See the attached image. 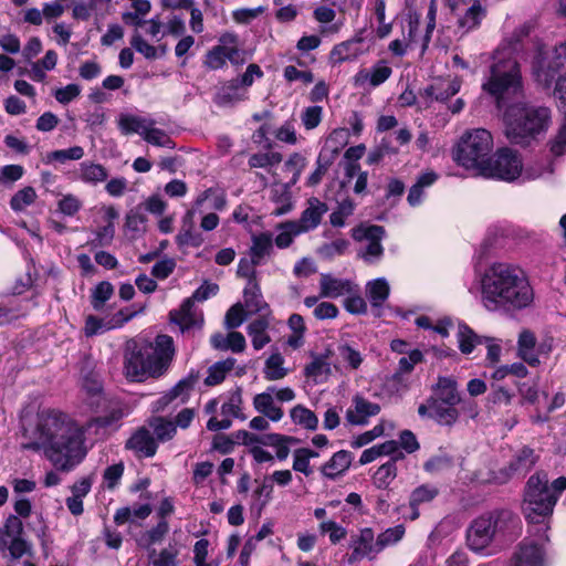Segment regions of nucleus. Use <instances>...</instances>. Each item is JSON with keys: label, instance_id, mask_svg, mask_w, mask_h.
Here are the masks:
<instances>
[{"label": "nucleus", "instance_id": "nucleus-16", "mask_svg": "<svg viewBox=\"0 0 566 566\" xmlns=\"http://www.w3.org/2000/svg\"><path fill=\"white\" fill-rule=\"evenodd\" d=\"M392 74L391 67L386 61L376 62L370 69H361L354 76L356 87H365L367 84L377 87L385 83Z\"/></svg>", "mask_w": 566, "mask_h": 566}, {"label": "nucleus", "instance_id": "nucleus-30", "mask_svg": "<svg viewBox=\"0 0 566 566\" xmlns=\"http://www.w3.org/2000/svg\"><path fill=\"white\" fill-rule=\"evenodd\" d=\"M251 241L249 255L254 264H261L273 251V235L270 232H261L253 234Z\"/></svg>", "mask_w": 566, "mask_h": 566}, {"label": "nucleus", "instance_id": "nucleus-56", "mask_svg": "<svg viewBox=\"0 0 566 566\" xmlns=\"http://www.w3.org/2000/svg\"><path fill=\"white\" fill-rule=\"evenodd\" d=\"M143 138L148 144L157 147L174 148L175 144L165 130L156 128L155 125H149Z\"/></svg>", "mask_w": 566, "mask_h": 566}, {"label": "nucleus", "instance_id": "nucleus-20", "mask_svg": "<svg viewBox=\"0 0 566 566\" xmlns=\"http://www.w3.org/2000/svg\"><path fill=\"white\" fill-rule=\"evenodd\" d=\"M544 352V345L536 349V337L533 332L524 329L520 333L517 339V355L530 366L539 365L538 353Z\"/></svg>", "mask_w": 566, "mask_h": 566}, {"label": "nucleus", "instance_id": "nucleus-10", "mask_svg": "<svg viewBox=\"0 0 566 566\" xmlns=\"http://www.w3.org/2000/svg\"><path fill=\"white\" fill-rule=\"evenodd\" d=\"M523 163L518 154L510 148L499 149L493 159L482 166L480 176L504 181H514L522 175Z\"/></svg>", "mask_w": 566, "mask_h": 566}, {"label": "nucleus", "instance_id": "nucleus-26", "mask_svg": "<svg viewBox=\"0 0 566 566\" xmlns=\"http://www.w3.org/2000/svg\"><path fill=\"white\" fill-rule=\"evenodd\" d=\"M319 290L322 297L336 298L353 291V283L349 280H343L332 276L331 274H322L319 280Z\"/></svg>", "mask_w": 566, "mask_h": 566}, {"label": "nucleus", "instance_id": "nucleus-60", "mask_svg": "<svg viewBox=\"0 0 566 566\" xmlns=\"http://www.w3.org/2000/svg\"><path fill=\"white\" fill-rule=\"evenodd\" d=\"M552 172V164L548 160H544L526 167L523 166V171L520 178L523 180H534Z\"/></svg>", "mask_w": 566, "mask_h": 566}, {"label": "nucleus", "instance_id": "nucleus-5", "mask_svg": "<svg viewBox=\"0 0 566 566\" xmlns=\"http://www.w3.org/2000/svg\"><path fill=\"white\" fill-rule=\"evenodd\" d=\"M483 90L491 94L500 108L506 107L509 102L522 92V80L518 63L512 57L511 51H497L491 74L483 84Z\"/></svg>", "mask_w": 566, "mask_h": 566}, {"label": "nucleus", "instance_id": "nucleus-6", "mask_svg": "<svg viewBox=\"0 0 566 566\" xmlns=\"http://www.w3.org/2000/svg\"><path fill=\"white\" fill-rule=\"evenodd\" d=\"M566 490V478H557L552 489L548 486L546 474L536 473L527 481L523 511L532 523H539L553 513L559 494Z\"/></svg>", "mask_w": 566, "mask_h": 566}, {"label": "nucleus", "instance_id": "nucleus-24", "mask_svg": "<svg viewBox=\"0 0 566 566\" xmlns=\"http://www.w3.org/2000/svg\"><path fill=\"white\" fill-rule=\"evenodd\" d=\"M352 461V453L346 450H340L335 452L319 470L324 478L335 480L349 469Z\"/></svg>", "mask_w": 566, "mask_h": 566}, {"label": "nucleus", "instance_id": "nucleus-19", "mask_svg": "<svg viewBox=\"0 0 566 566\" xmlns=\"http://www.w3.org/2000/svg\"><path fill=\"white\" fill-rule=\"evenodd\" d=\"M353 552L348 558L349 563H356L363 558L373 559L379 554L377 539L371 528L360 530L359 535L353 541Z\"/></svg>", "mask_w": 566, "mask_h": 566}, {"label": "nucleus", "instance_id": "nucleus-57", "mask_svg": "<svg viewBox=\"0 0 566 566\" xmlns=\"http://www.w3.org/2000/svg\"><path fill=\"white\" fill-rule=\"evenodd\" d=\"M405 535V527L402 525H396L389 527L377 537V548L379 553L388 546L395 545L402 539Z\"/></svg>", "mask_w": 566, "mask_h": 566}, {"label": "nucleus", "instance_id": "nucleus-14", "mask_svg": "<svg viewBox=\"0 0 566 566\" xmlns=\"http://www.w3.org/2000/svg\"><path fill=\"white\" fill-rule=\"evenodd\" d=\"M242 395L241 390L237 389L230 392L228 400L221 406V420L216 417H211L207 422V429L210 431H220L229 429L232 424L231 418H242L241 416Z\"/></svg>", "mask_w": 566, "mask_h": 566}, {"label": "nucleus", "instance_id": "nucleus-41", "mask_svg": "<svg viewBox=\"0 0 566 566\" xmlns=\"http://www.w3.org/2000/svg\"><path fill=\"white\" fill-rule=\"evenodd\" d=\"M390 286L386 279L379 277L366 284V295L373 307H380L388 298Z\"/></svg>", "mask_w": 566, "mask_h": 566}, {"label": "nucleus", "instance_id": "nucleus-21", "mask_svg": "<svg viewBox=\"0 0 566 566\" xmlns=\"http://www.w3.org/2000/svg\"><path fill=\"white\" fill-rule=\"evenodd\" d=\"M327 210L328 208L324 202L319 201L317 198H311L300 220L295 221L296 226L303 233L313 230L321 223L322 217Z\"/></svg>", "mask_w": 566, "mask_h": 566}, {"label": "nucleus", "instance_id": "nucleus-40", "mask_svg": "<svg viewBox=\"0 0 566 566\" xmlns=\"http://www.w3.org/2000/svg\"><path fill=\"white\" fill-rule=\"evenodd\" d=\"M438 179V175L433 171L422 172L415 185L410 188L407 200L411 207H417L422 202L424 189L432 186Z\"/></svg>", "mask_w": 566, "mask_h": 566}, {"label": "nucleus", "instance_id": "nucleus-12", "mask_svg": "<svg viewBox=\"0 0 566 566\" xmlns=\"http://www.w3.org/2000/svg\"><path fill=\"white\" fill-rule=\"evenodd\" d=\"M212 195V188L202 191L195 200L193 208L188 210L182 218V226L179 233L176 237V242L179 247H199L203 242L201 234L195 233L193 229V216L197 210L207 201Z\"/></svg>", "mask_w": 566, "mask_h": 566}, {"label": "nucleus", "instance_id": "nucleus-8", "mask_svg": "<svg viewBox=\"0 0 566 566\" xmlns=\"http://www.w3.org/2000/svg\"><path fill=\"white\" fill-rule=\"evenodd\" d=\"M493 137L484 128H473L463 133L454 150L453 159L469 170L480 174L482 166L490 160L489 156L493 150Z\"/></svg>", "mask_w": 566, "mask_h": 566}, {"label": "nucleus", "instance_id": "nucleus-50", "mask_svg": "<svg viewBox=\"0 0 566 566\" xmlns=\"http://www.w3.org/2000/svg\"><path fill=\"white\" fill-rule=\"evenodd\" d=\"M291 418L295 424L307 430H315L318 426V418L308 408L297 405L291 410Z\"/></svg>", "mask_w": 566, "mask_h": 566}, {"label": "nucleus", "instance_id": "nucleus-55", "mask_svg": "<svg viewBox=\"0 0 566 566\" xmlns=\"http://www.w3.org/2000/svg\"><path fill=\"white\" fill-rule=\"evenodd\" d=\"M113 294L114 287L109 282H99L92 292L91 304L93 308L101 311Z\"/></svg>", "mask_w": 566, "mask_h": 566}, {"label": "nucleus", "instance_id": "nucleus-2", "mask_svg": "<svg viewBox=\"0 0 566 566\" xmlns=\"http://www.w3.org/2000/svg\"><path fill=\"white\" fill-rule=\"evenodd\" d=\"M481 296L489 311L522 310L533 302L534 293L521 269L507 263H496L482 277Z\"/></svg>", "mask_w": 566, "mask_h": 566}, {"label": "nucleus", "instance_id": "nucleus-49", "mask_svg": "<svg viewBox=\"0 0 566 566\" xmlns=\"http://www.w3.org/2000/svg\"><path fill=\"white\" fill-rule=\"evenodd\" d=\"M283 159L282 154L277 151H260L251 155L248 160L250 168H264L269 171L277 166Z\"/></svg>", "mask_w": 566, "mask_h": 566}, {"label": "nucleus", "instance_id": "nucleus-4", "mask_svg": "<svg viewBox=\"0 0 566 566\" xmlns=\"http://www.w3.org/2000/svg\"><path fill=\"white\" fill-rule=\"evenodd\" d=\"M505 135L513 144L527 145L546 132L551 123L547 107L511 105L504 116Z\"/></svg>", "mask_w": 566, "mask_h": 566}, {"label": "nucleus", "instance_id": "nucleus-46", "mask_svg": "<svg viewBox=\"0 0 566 566\" xmlns=\"http://www.w3.org/2000/svg\"><path fill=\"white\" fill-rule=\"evenodd\" d=\"M107 177V169L99 164L83 161L80 165V179L86 184L96 185L105 181Z\"/></svg>", "mask_w": 566, "mask_h": 566}, {"label": "nucleus", "instance_id": "nucleus-44", "mask_svg": "<svg viewBox=\"0 0 566 566\" xmlns=\"http://www.w3.org/2000/svg\"><path fill=\"white\" fill-rule=\"evenodd\" d=\"M237 360L234 358H227L214 363L208 368V376L205 378V385L208 387L221 384L227 375L234 368Z\"/></svg>", "mask_w": 566, "mask_h": 566}, {"label": "nucleus", "instance_id": "nucleus-64", "mask_svg": "<svg viewBox=\"0 0 566 566\" xmlns=\"http://www.w3.org/2000/svg\"><path fill=\"white\" fill-rule=\"evenodd\" d=\"M329 373V363L324 357H315L305 368L306 376L312 377L315 380L326 377Z\"/></svg>", "mask_w": 566, "mask_h": 566}, {"label": "nucleus", "instance_id": "nucleus-35", "mask_svg": "<svg viewBox=\"0 0 566 566\" xmlns=\"http://www.w3.org/2000/svg\"><path fill=\"white\" fill-rule=\"evenodd\" d=\"M433 390L434 395L431 397L447 405L457 406L460 402L457 381L450 377H439Z\"/></svg>", "mask_w": 566, "mask_h": 566}, {"label": "nucleus", "instance_id": "nucleus-32", "mask_svg": "<svg viewBox=\"0 0 566 566\" xmlns=\"http://www.w3.org/2000/svg\"><path fill=\"white\" fill-rule=\"evenodd\" d=\"M145 426L149 428L157 444L158 442L170 441L177 433L174 421L160 416L149 418Z\"/></svg>", "mask_w": 566, "mask_h": 566}, {"label": "nucleus", "instance_id": "nucleus-29", "mask_svg": "<svg viewBox=\"0 0 566 566\" xmlns=\"http://www.w3.org/2000/svg\"><path fill=\"white\" fill-rule=\"evenodd\" d=\"M244 305L249 313L271 315L268 303L263 300L261 290L255 280H250L243 291Z\"/></svg>", "mask_w": 566, "mask_h": 566}, {"label": "nucleus", "instance_id": "nucleus-11", "mask_svg": "<svg viewBox=\"0 0 566 566\" xmlns=\"http://www.w3.org/2000/svg\"><path fill=\"white\" fill-rule=\"evenodd\" d=\"M384 235L385 229L380 226H360L354 229L353 238L360 242L358 256L368 264L378 262L384 254L381 245Z\"/></svg>", "mask_w": 566, "mask_h": 566}, {"label": "nucleus", "instance_id": "nucleus-31", "mask_svg": "<svg viewBox=\"0 0 566 566\" xmlns=\"http://www.w3.org/2000/svg\"><path fill=\"white\" fill-rule=\"evenodd\" d=\"M102 211L105 224L95 231L96 238L93 243L98 247H107L112 243L115 234L114 220L118 217V212L114 207H105Z\"/></svg>", "mask_w": 566, "mask_h": 566}, {"label": "nucleus", "instance_id": "nucleus-52", "mask_svg": "<svg viewBox=\"0 0 566 566\" xmlns=\"http://www.w3.org/2000/svg\"><path fill=\"white\" fill-rule=\"evenodd\" d=\"M36 192L35 189L31 186H27L19 191H17L11 200H10V207L15 212H22L28 207H30L32 203H34L36 199Z\"/></svg>", "mask_w": 566, "mask_h": 566}, {"label": "nucleus", "instance_id": "nucleus-13", "mask_svg": "<svg viewBox=\"0 0 566 566\" xmlns=\"http://www.w3.org/2000/svg\"><path fill=\"white\" fill-rule=\"evenodd\" d=\"M418 415L428 417L443 426H452L459 418L455 406L447 405L444 401L429 397L418 407Z\"/></svg>", "mask_w": 566, "mask_h": 566}, {"label": "nucleus", "instance_id": "nucleus-48", "mask_svg": "<svg viewBox=\"0 0 566 566\" xmlns=\"http://www.w3.org/2000/svg\"><path fill=\"white\" fill-rule=\"evenodd\" d=\"M396 458H391L387 463L380 465L373 476L376 488L385 490L397 476Z\"/></svg>", "mask_w": 566, "mask_h": 566}, {"label": "nucleus", "instance_id": "nucleus-42", "mask_svg": "<svg viewBox=\"0 0 566 566\" xmlns=\"http://www.w3.org/2000/svg\"><path fill=\"white\" fill-rule=\"evenodd\" d=\"M457 338L462 354L469 355L473 349L483 344L485 337L479 336L472 328L464 323L458 324Z\"/></svg>", "mask_w": 566, "mask_h": 566}, {"label": "nucleus", "instance_id": "nucleus-51", "mask_svg": "<svg viewBox=\"0 0 566 566\" xmlns=\"http://www.w3.org/2000/svg\"><path fill=\"white\" fill-rule=\"evenodd\" d=\"M284 358L280 353H273L265 361L264 377L268 380H279L286 376L287 369L284 368Z\"/></svg>", "mask_w": 566, "mask_h": 566}, {"label": "nucleus", "instance_id": "nucleus-23", "mask_svg": "<svg viewBox=\"0 0 566 566\" xmlns=\"http://www.w3.org/2000/svg\"><path fill=\"white\" fill-rule=\"evenodd\" d=\"M419 24L420 20L418 15L410 14L408 17L407 33L405 31V28H402V36L392 40L388 45V50L391 52L392 55L403 56L407 53L410 43L416 41Z\"/></svg>", "mask_w": 566, "mask_h": 566}, {"label": "nucleus", "instance_id": "nucleus-33", "mask_svg": "<svg viewBox=\"0 0 566 566\" xmlns=\"http://www.w3.org/2000/svg\"><path fill=\"white\" fill-rule=\"evenodd\" d=\"M243 99H245V91L240 87L238 80L224 83L213 98L219 106H231Z\"/></svg>", "mask_w": 566, "mask_h": 566}, {"label": "nucleus", "instance_id": "nucleus-9", "mask_svg": "<svg viewBox=\"0 0 566 566\" xmlns=\"http://www.w3.org/2000/svg\"><path fill=\"white\" fill-rule=\"evenodd\" d=\"M566 62V41L552 51L539 49L532 63V74L538 85L549 88Z\"/></svg>", "mask_w": 566, "mask_h": 566}, {"label": "nucleus", "instance_id": "nucleus-62", "mask_svg": "<svg viewBox=\"0 0 566 566\" xmlns=\"http://www.w3.org/2000/svg\"><path fill=\"white\" fill-rule=\"evenodd\" d=\"M535 461L534 451L530 448H523L511 463V467L515 472H526L535 464Z\"/></svg>", "mask_w": 566, "mask_h": 566}, {"label": "nucleus", "instance_id": "nucleus-53", "mask_svg": "<svg viewBox=\"0 0 566 566\" xmlns=\"http://www.w3.org/2000/svg\"><path fill=\"white\" fill-rule=\"evenodd\" d=\"M169 532V524L166 520H160L151 530L144 533L139 538V545L149 548L154 544L160 543Z\"/></svg>", "mask_w": 566, "mask_h": 566}, {"label": "nucleus", "instance_id": "nucleus-7", "mask_svg": "<svg viewBox=\"0 0 566 566\" xmlns=\"http://www.w3.org/2000/svg\"><path fill=\"white\" fill-rule=\"evenodd\" d=\"M518 518L509 510L488 512L474 518L467 531L470 549L482 552L493 539L515 528Z\"/></svg>", "mask_w": 566, "mask_h": 566}, {"label": "nucleus", "instance_id": "nucleus-27", "mask_svg": "<svg viewBox=\"0 0 566 566\" xmlns=\"http://www.w3.org/2000/svg\"><path fill=\"white\" fill-rule=\"evenodd\" d=\"M460 90V83L457 78L438 77L424 90L427 96L436 101H447L455 95Z\"/></svg>", "mask_w": 566, "mask_h": 566}, {"label": "nucleus", "instance_id": "nucleus-25", "mask_svg": "<svg viewBox=\"0 0 566 566\" xmlns=\"http://www.w3.org/2000/svg\"><path fill=\"white\" fill-rule=\"evenodd\" d=\"M543 552L533 542H522L512 557L511 566H541Z\"/></svg>", "mask_w": 566, "mask_h": 566}, {"label": "nucleus", "instance_id": "nucleus-43", "mask_svg": "<svg viewBox=\"0 0 566 566\" xmlns=\"http://www.w3.org/2000/svg\"><path fill=\"white\" fill-rule=\"evenodd\" d=\"M314 18L322 24H329L321 28V34L323 35L336 34L343 28L342 21L332 23L336 18V11L329 7L322 6L316 8L314 10Z\"/></svg>", "mask_w": 566, "mask_h": 566}, {"label": "nucleus", "instance_id": "nucleus-47", "mask_svg": "<svg viewBox=\"0 0 566 566\" xmlns=\"http://www.w3.org/2000/svg\"><path fill=\"white\" fill-rule=\"evenodd\" d=\"M23 531V524L21 520L15 515H10L2 527H0V551H6L8 545L21 535Z\"/></svg>", "mask_w": 566, "mask_h": 566}, {"label": "nucleus", "instance_id": "nucleus-17", "mask_svg": "<svg viewBox=\"0 0 566 566\" xmlns=\"http://www.w3.org/2000/svg\"><path fill=\"white\" fill-rule=\"evenodd\" d=\"M126 448L139 458H151L156 454L158 444L149 428H138L126 441Z\"/></svg>", "mask_w": 566, "mask_h": 566}, {"label": "nucleus", "instance_id": "nucleus-18", "mask_svg": "<svg viewBox=\"0 0 566 566\" xmlns=\"http://www.w3.org/2000/svg\"><path fill=\"white\" fill-rule=\"evenodd\" d=\"M200 374L196 370H190L189 374L180 379L170 390H168L159 400L161 406H167L171 402L185 403L188 401L191 391L199 381Z\"/></svg>", "mask_w": 566, "mask_h": 566}, {"label": "nucleus", "instance_id": "nucleus-22", "mask_svg": "<svg viewBox=\"0 0 566 566\" xmlns=\"http://www.w3.org/2000/svg\"><path fill=\"white\" fill-rule=\"evenodd\" d=\"M274 387H269L266 391L258 394L253 398L254 409L266 417L269 420L277 422L283 417V410L274 401Z\"/></svg>", "mask_w": 566, "mask_h": 566}, {"label": "nucleus", "instance_id": "nucleus-15", "mask_svg": "<svg viewBox=\"0 0 566 566\" xmlns=\"http://www.w3.org/2000/svg\"><path fill=\"white\" fill-rule=\"evenodd\" d=\"M380 406L371 402L361 395H355L350 407L346 410L345 418L348 423L355 426L366 424L370 417L378 415Z\"/></svg>", "mask_w": 566, "mask_h": 566}, {"label": "nucleus", "instance_id": "nucleus-38", "mask_svg": "<svg viewBox=\"0 0 566 566\" xmlns=\"http://www.w3.org/2000/svg\"><path fill=\"white\" fill-rule=\"evenodd\" d=\"M151 513V506L149 504H138L134 506L120 507L115 512L114 522L117 525H124L126 523H134L138 520L147 518Z\"/></svg>", "mask_w": 566, "mask_h": 566}, {"label": "nucleus", "instance_id": "nucleus-37", "mask_svg": "<svg viewBox=\"0 0 566 566\" xmlns=\"http://www.w3.org/2000/svg\"><path fill=\"white\" fill-rule=\"evenodd\" d=\"M366 52L363 48H358L352 40L343 41L336 44L331 53L329 59L333 64H340L346 61H353Z\"/></svg>", "mask_w": 566, "mask_h": 566}, {"label": "nucleus", "instance_id": "nucleus-3", "mask_svg": "<svg viewBox=\"0 0 566 566\" xmlns=\"http://www.w3.org/2000/svg\"><path fill=\"white\" fill-rule=\"evenodd\" d=\"M174 354L172 337L165 334L154 342H134L125 354V374L134 381L159 377L168 369Z\"/></svg>", "mask_w": 566, "mask_h": 566}, {"label": "nucleus", "instance_id": "nucleus-59", "mask_svg": "<svg viewBox=\"0 0 566 566\" xmlns=\"http://www.w3.org/2000/svg\"><path fill=\"white\" fill-rule=\"evenodd\" d=\"M349 247V242L346 239H336L332 242L323 244L317 253L322 259L332 260L335 256L343 255Z\"/></svg>", "mask_w": 566, "mask_h": 566}, {"label": "nucleus", "instance_id": "nucleus-36", "mask_svg": "<svg viewBox=\"0 0 566 566\" xmlns=\"http://www.w3.org/2000/svg\"><path fill=\"white\" fill-rule=\"evenodd\" d=\"M179 553L177 543H169L160 551L153 548L148 554V566H178Z\"/></svg>", "mask_w": 566, "mask_h": 566}, {"label": "nucleus", "instance_id": "nucleus-45", "mask_svg": "<svg viewBox=\"0 0 566 566\" xmlns=\"http://www.w3.org/2000/svg\"><path fill=\"white\" fill-rule=\"evenodd\" d=\"M193 305V298H186L178 311L170 313L171 321L178 324L182 329L193 326L197 322Z\"/></svg>", "mask_w": 566, "mask_h": 566}, {"label": "nucleus", "instance_id": "nucleus-28", "mask_svg": "<svg viewBox=\"0 0 566 566\" xmlns=\"http://www.w3.org/2000/svg\"><path fill=\"white\" fill-rule=\"evenodd\" d=\"M273 318L269 314H262L259 318L252 321L248 325V335L251 337L254 349L259 350L271 342V337L266 333Z\"/></svg>", "mask_w": 566, "mask_h": 566}, {"label": "nucleus", "instance_id": "nucleus-1", "mask_svg": "<svg viewBox=\"0 0 566 566\" xmlns=\"http://www.w3.org/2000/svg\"><path fill=\"white\" fill-rule=\"evenodd\" d=\"M84 433L85 426L67 413L55 409L43 410L34 430L35 440L28 447L42 448L57 470L69 472L86 454Z\"/></svg>", "mask_w": 566, "mask_h": 566}, {"label": "nucleus", "instance_id": "nucleus-39", "mask_svg": "<svg viewBox=\"0 0 566 566\" xmlns=\"http://www.w3.org/2000/svg\"><path fill=\"white\" fill-rule=\"evenodd\" d=\"M439 494L438 488L431 484H422L416 488L409 496V505L412 510L411 520L419 517L418 507L431 502Z\"/></svg>", "mask_w": 566, "mask_h": 566}, {"label": "nucleus", "instance_id": "nucleus-63", "mask_svg": "<svg viewBox=\"0 0 566 566\" xmlns=\"http://www.w3.org/2000/svg\"><path fill=\"white\" fill-rule=\"evenodd\" d=\"M322 117L323 108L321 106H308L302 112L301 122L307 130H311L321 124Z\"/></svg>", "mask_w": 566, "mask_h": 566}, {"label": "nucleus", "instance_id": "nucleus-61", "mask_svg": "<svg viewBox=\"0 0 566 566\" xmlns=\"http://www.w3.org/2000/svg\"><path fill=\"white\" fill-rule=\"evenodd\" d=\"M484 17V10L479 2H474L460 19V25L467 30L474 29Z\"/></svg>", "mask_w": 566, "mask_h": 566}, {"label": "nucleus", "instance_id": "nucleus-34", "mask_svg": "<svg viewBox=\"0 0 566 566\" xmlns=\"http://www.w3.org/2000/svg\"><path fill=\"white\" fill-rule=\"evenodd\" d=\"M155 124L153 118L130 114H123L118 118V128L123 135L138 134L143 137L148 126Z\"/></svg>", "mask_w": 566, "mask_h": 566}, {"label": "nucleus", "instance_id": "nucleus-54", "mask_svg": "<svg viewBox=\"0 0 566 566\" xmlns=\"http://www.w3.org/2000/svg\"><path fill=\"white\" fill-rule=\"evenodd\" d=\"M277 229L280 230V233L275 237L274 242L279 249L289 248L294 238L303 233L294 221L281 223Z\"/></svg>", "mask_w": 566, "mask_h": 566}, {"label": "nucleus", "instance_id": "nucleus-58", "mask_svg": "<svg viewBox=\"0 0 566 566\" xmlns=\"http://www.w3.org/2000/svg\"><path fill=\"white\" fill-rule=\"evenodd\" d=\"M334 156H328L325 154V151H321L316 159V169L310 175L307 179L308 186H316L318 185L324 175L329 169L331 165L333 164Z\"/></svg>", "mask_w": 566, "mask_h": 566}]
</instances>
